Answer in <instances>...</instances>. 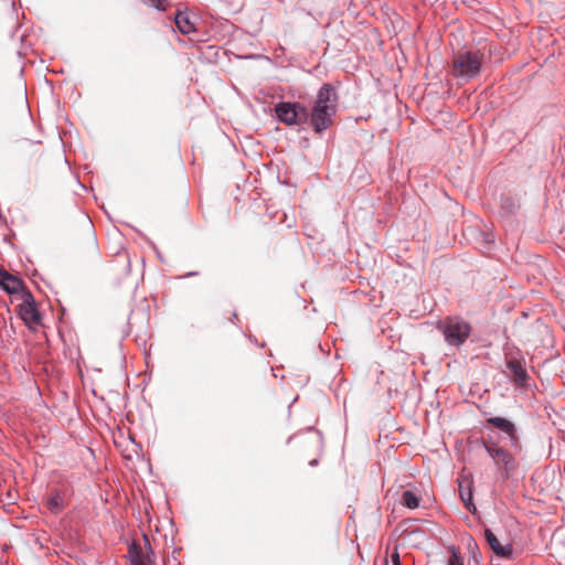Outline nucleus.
Masks as SVG:
<instances>
[{
  "label": "nucleus",
  "instance_id": "423d86ee",
  "mask_svg": "<svg viewBox=\"0 0 565 565\" xmlns=\"http://www.w3.org/2000/svg\"><path fill=\"white\" fill-rule=\"evenodd\" d=\"M22 302L18 306L21 319L29 324H40L42 322L41 312L36 306L34 296L30 290H23Z\"/></svg>",
  "mask_w": 565,
  "mask_h": 565
},
{
  "label": "nucleus",
  "instance_id": "5701e85b",
  "mask_svg": "<svg viewBox=\"0 0 565 565\" xmlns=\"http://www.w3.org/2000/svg\"><path fill=\"white\" fill-rule=\"evenodd\" d=\"M145 540H146V544H147V546H148L149 551L152 553V551H151V546H150V543H149V541L147 540V536H146V535H145Z\"/></svg>",
  "mask_w": 565,
  "mask_h": 565
},
{
  "label": "nucleus",
  "instance_id": "f3484780",
  "mask_svg": "<svg viewBox=\"0 0 565 565\" xmlns=\"http://www.w3.org/2000/svg\"><path fill=\"white\" fill-rule=\"evenodd\" d=\"M468 550H469V553H470V557L476 563H479V558L481 557V553L479 551L477 542L472 537H469Z\"/></svg>",
  "mask_w": 565,
  "mask_h": 565
},
{
  "label": "nucleus",
  "instance_id": "6ab92c4d",
  "mask_svg": "<svg viewBox=\"0 0 565 565\" xmlns=\"http://www.w3.org/2000/svg\"><path fill=\"white\" fill-rule=\"evenodd\" d=\"M163 1L164 0H151V6L157 10H166Z\"/></svg>",
  "mask_w": 565,
  "mask_h": 565
},
{
  "label": "nucleus",
  "instance_id": "4468645a",
  "mask_svg": "<svg viewBox=\"0 0 565 565\" xmlns=\"http://www.w3.org/2000/svg\"><path fill=\"white\" fill-rule=\"evenodd\" d=\"M147 555L143 554L141 546L132 541L128 547V559L130 564L146 563Z\"/></svg>",
  "mask_w": 565,
  "mask_h": 565
},
{
  "label": "nucleus",
  "instance_id": "aec40b11",
  "mask_svg": "<svg viewBox=\"0 0 565 565\" xmlns=\"http://www.w3.org/2000/svg\"><path fill=\"white\" fill-rule=\"evenodd\" d=\"M392 564L393 565H402L399 554L397 552L392 554Z\"/></svg>",
  "mask_w": 565,
  "mask_h": 565
},
{
  "label": "nucleus",
  "instance_id": "f257e3e1",
  "mask_svg": "<svg viewBox=\"0 0 565 565\" xmlns=\"http://www.w3.org/2000/svg\"><path fill=\"white\" fill-rule=\"evenodd\" d=\"M339 95L331 83H324L318 90L309 111L308 124L315 134L321 135L333 125L338 111Z\"/></svg>",
  "mask_w": 565,
  "mask_h": 565
},
{
  "label": "nucleus",
  "instance_id": "6e6552de",
  "mask_svg": "<svg viewBox=\"0 0 565 565\" xmlns=\"http://www.w3.org/2000/svg\"><path fill=\"white\" fill-rule=\"evenodd\" d=\"M487 425L494 426L502 433L508 435L511 445L514 448H519V437L516 435L515 426L512 422L503 417H489L487 418Z\"/></svg>",
  "mask_w": 565,
  "mask_h": 565
},
{
  "label": "nucleus",
  "instance_id": "20e7f679",
  "mask_svg": "<svg viewBox=\"0 0 565 565\" xmlns=\"http://www.w3.org/2000/svg\"><path fill=\"white\" fill-rule=\"evenodd\" d=\"M441 331L448 345L460 347L469 338L471 326L460 317H448L443 322Z\"/></svg>",
  "mask_w": 565,
  "mask_h": 565
},
{
  "label": "nucleus",
  "instance_id": "9b49d317",
  "mask_svg": "<svg viewBox=\"0 0 565 565\" xmlns=\"http://www.w3.org/2000/svg\"><path fill=\"white\" fill-rule=\"evenodd\" d=\"M507 367L510 371L511 379L519 386L524 387L526 385L529 374L520 360L510 359L507 361Z\"/></svg>",
  "mask_w": 565,
  "mask_h": 565
},
{
  "label": "nucleus",
  "instance_id": "4be33fe9",
  "mask_svg": "<svg viewBox=\"0 0 565 565\" xmlns=\"http://www.w3.org/2000/svg\"><path fill=\"white\" fill-rule=\"evenodd\" d=\"M310 466H317L318 465V460L317 459H312L310 462H309Z\"/></svg>",
  "mask_w": 565,
  "mask_h": 565
},
{
  "label": "nucleus",
  "instance_id": "412c9836",
  "mask_svg": "<svg viewBox=\"0 0 565 565\" xmlns=\"http://www.w3.org/2000/svg\"><path fill=\"white\" fill-rule=\"evenodd\" d=\"M199 275V271H189L186 274H184L183 276H181L180 278H188V277H193V276H198Z\"/></svg>",
  "mask_w": 565,
  "mask_h": 565
},
{
  "label": "nucleus",
  "instance_id": "ddd939ff",
  "mask_svg": "<svg viewBox=\"0 0 565 565\" xmlns=\"http://www.w3.org/2000/svg\"><path fill=\"white\" fill-rule=\"evenodd\" d=\"M46 507L53 514H60L64 507V499L58 491H54L46 500Z\"/></svg>",
  "mask_w": 565,
  "mask_h": 565
},
{
  "label": "nucleus",
  "instance_id": "f03ea898",
  "mask_svg": "<svg viewBox=\"0 0 565 565\" xmlns=\"http://www.w3.org/2000/svg\"><path fill=\"white\" fill-rule=\"evenodd\" d=\"M483 56L479 50L458 52L451 63L452 76L463 82L476 78L481 72Z\"/></svg>",
  "mask_w": 565,
  "mask_h": 565
},
{
  "label": "nucleus",
  "instance_id": "dca6fc26",
  "mask_svg": "<svg viewBox=\"0 0 565 565\" xmlns=\"http://www.w3.org/2000/svg\"><path fill=\"white\" fill-rule=\"evenodd\" d=\"M459 487H460V498L461 500L463 501L465 503V507L471 512V513H475L476 512V505L472 501V490L470 487H468V489H462L461 487V483H459Z\"/></svg>",
  "mask_w": 565,
  "mask_h": 565
},
{
  "label": "nucleus",
  "instance_id": "1a4fd4ad",
  "mask_svg": "<svg viewBox=\"0 0 565 565\" xmlns=\"http://www.w3.org/2000/svg\"><path fill=\"white\" fill-rule=\"evenodd\" d=\"M520 209V202L511 195H501L499 215L504 221H511Z\"/></svg>",
  "mask_w": 565,
  "mask_h": 565
},
{
  "label": "nucleus",
  "instance_id": "a211bd4d",
  "mask_svg": "<svg viewBox=\"0 0 565 565\" xmlns=\"http://www.w3.org/2000/svg\"><path fill=\"white\" fill-rule=\"evenodd\" d=\"M448 565H463L462 558L456 551H452V555L448 559Z\"/></svg>",
  "mask_w": 565,
  "mask_h": 565
},
{
  "label": "nucleus",
  "instance_id": "0eeeda50",
  "mask_svg": "<svg viewBox=\"0 0 565 565\" xmlns=\"http://www.w3.org/2000/svg\"><path fill=\"white\" fill-rule=\"evenodd\" d=\"M0 288L7 294H20L21 296L23 290H29L20 277L12 275L3 268H0Z\"/></svg>",
  "mask_w": 565,
  "mask_h": 565
},
{
  "label": "nucleus",
  "instance_id": "2eb2a0df",
  "mask_svg": "<svg viewBox=\"0 0 565 565\" xmlns=\"http://www.w3.org/2000/svg\"><path fill=\"white\" fill-rule=\"evenodd\" d=\"M401 502L408 509H416L419 507L420 497L411 490H406L402 494Z\"/></svg>",
  "mask_w": 565,
  "mask_h": 565
},
{
  "label": "nucleus",
  "instance_id": "b1692460",
  "mask_svg": "<svg viewBox=\"0 0 565 565\" xmlns=\"http://www.w3.org/2000/svg\"><path fill=\"white\" fill-rule=\"evenodd\" d=\"M131 565H146V563H138V564H131Z\"/></svg>",
  "mask_w": 565,
  "mask_h": 565
},
{
  "label": "nucleus",
  "instance_id": "39448f33",
  "mask_svg": "<svg viewBox=\"0 0 565 565\" xmlns=\"http://www.w3.org/2000/svg\"><path fill=\"white\" fill-rule=\"evenodd\" d=\"M483 447L501 472L502 480H508L518 468L514 456L497 443H483Z\"/></svg>",
  "mask_w": 565,
  "mask_h": 565
},
{
  "label": "nucleus",
  "instance_id": "9d476101",
  "mask_svg": "<svg viewBox=\"0 0 565 565\" xmlns=\"http://www.w3.org/2000/svg\"><path fill=\"white\" fill-rule=\"evenodd\" d=\"M484 537L491 550L495 553L497 556L503 558H511L513 554V548L510 544L502 545L498 537L490 529L484 530Z\"/></svg>",
  "mask_w": 565,
  "mask_h": 565
},
{
  "label": "nucleus",
  "instance_id": "f8f14e48",
  "mask_svg": "<svg viewBox=\"0 0 565 565\" xmlns=\"http://www.w3.org/2000/svg\"><path fill=\"white\" fill-rule=\"evenodd\" d=\"M174 22H175V25H177L178 30L182 34H190V33H192L195 30L194 24H193V22H191V20L188 17V14L182 13L180 11H178L175 13Z\"/></svg>",
  "mask_w": 565,
  "mask_h": 565
},
{
  "label": "nucleus",
  "instance_id": "7ed1b4c3",
  "mask_svg": "<svg viewBox=\"0 0 565 565\" xmlns=\"http://www.w3.org/2000/svg\"><path fill=\"white\" fill-rule=\"evenodd\" d=\"M274 113L286 126H302L309 120L308 108L299 102H279L275 105Z\"/></svg>",
  "mask_w": 565,
  "mask_h": 565
}]
</instances>
